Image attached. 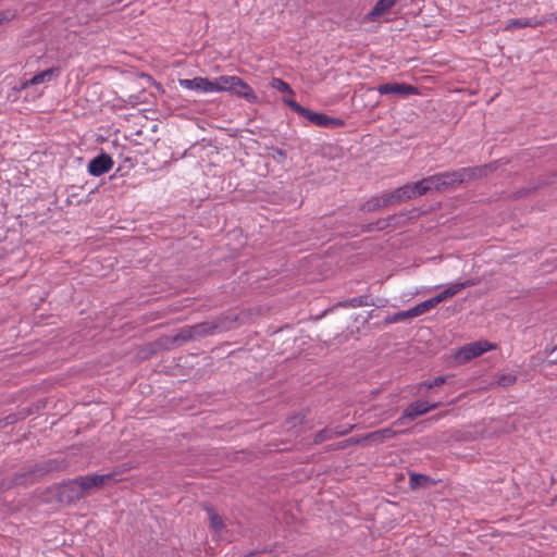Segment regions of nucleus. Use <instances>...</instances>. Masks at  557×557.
I'll return each mask as SVG.
<instances>
[{
    "label": "nucleus",
    "mask_w": 557,
    "mask_h": 557,
    "mask_svg": "<svg viewBox=\"0 0 557 557\" xmlns=\"http://www.w3.org/2000/svg\"><path fill=\"white\" fill-rule=\"evenodd\" d=\"M408 200H409L408 199V195H407V191H406V187L404 185L401 187L396 188L395 190H393L391 193L383 194V201L382 202L386 207H389V206L399 205L401 202H406Z\"/></svg>",
    "instance_id": "2eb2a0df"
},
{
    "label": "nucleus",
    "mask_w": 557,
    "mask_h": 557,
    "mask_svg": "<svg viewBox=\"0 0 557 557\" xmlns=\"http://www.w3.org/2000/svg\"><path fill=\"white\" fill-rule=\"evenodd\" d=\"M348 442H349V445L369 444L368 440H363V436L350 437V438H348Z\"/></svg>",
    "instance_id": "c9c22d12"
},
{
    "label": "nucleus",
    "mask_w": 557,
    "mask_h": 557,
    "mask_svg": "<svg viewBox=\"0 0 557 557\" xmlns=\"http://www.w3.org/2000/svg\"><path fill=\"white\" fill-rule=\"evenodd\" d=\"M496 163H488L484 165L460 168L463 183L476 181L486 177L491 172L496 170Z\"/></svg>",
    "instance_id": "9d476101"
},
{
    "label": "nucleus",
    "mask_w": 557,
    "mask_h": 557,
    "mask_svg": "<svg viewBox=\"0 0 557 557\" xmlns=\"http://www.w3.org/2000/svg\"><path fill=\"white\" fill-rule=\"evenodd\" d=\"M59 73L58 67H51L48 70H45L36 75H34L30 79H27L22 83L20 90L25 89L33 85L42 84L45 82H49L53 75H57Z\"/></svg>",
    "instance_id": "dca6fc26"
},
{
    "label": "nucleus",
    "mask_w": 557,
    "mask_h": 557,
    "mask_svg": "<svg viewBox=\"0 0 557 557\" xmlns=\"http://www.w3.org/2000/svg\"><path fill=\"white\" fill-rule=\"evenodd\" d=\"M459 285L462 286V289L466 288V287H470V286H473L475 285V282L473 280H468L466 282H462V283H458Z\"/></svg>",
    "instance_id": "58836bf2"
},
{
    "label": "nucleus",
    "mask_w": 557,
    "mask_h": 557,
    "mask_svg": "<svg viewBox=\"0 0 557 557\" xmlns=\"http://www.w3.org/2000/svg\"><path fill=\"white\" fill-rule=\"evenodd\" d=\"M430 478L424 474L411 473L409 478V485L411 488L426 486L430 483Z\"/></svg>",
    "instance_id": "5701e85b"
},
{
    "label": "nucleus",
    "mask_w": 557,
    "mask_h": 557,
    "mask_svg": "<svg viewBox=\"0 0 557 557\" xmlns=\"http://www.w3.org/2000/svg\"><path fill=\"white\" fill-rule=\"evenodd\" d=\"M332 429H333V433H334L335 437H338V436H344V435H347L348 433H350L355 429V424L338 425V426H335Z\"/></svg>",
    "instance_id": "473e14b6"
},
{
    "label": "nucleus",
    "mask_w": 557,
    "mask_h": 557,
    "mask_svg": "<svg viewBox=\"0 0 557 557\" xmlns=\"http://www.w3.org/2000/svg\"><path fill=\"white\" fill-rule=\"evenodd\" d=\"M433 308H435V305H434L432 298H430L428 300H424V301L418 304L417 306L412 307L411 309H412V313L414 314V317H418L425 312H429Z\"/></svg>",
    "instance_id": "393cba45"
},
{
    "label": "nucleus",
    "mask_w": 557,
    "mask_h": 557,
    "mask_svg": "<svg viewBox=\"0 0 557 557\" xmlns=\"http://www.w3.org/2000/svg\"><path fill=\"white\" fill-rule=\"evenodd\" d=\"M13 17V14L10 11L0 12V24L4 21H10Z\"/></svg>",
    "instance_id": "e433bc0d"
},
{
    "label": "nucleus",
    "mask_w": 557,
    "mask_h": 557,
    "mask_svg": "<svg viewBox=\"0 0 557 557\" xmlns=\"http://www.w3.org/2000/svg\"><path fill=\"white\" fill-rule=\"evenodd\" d=\"M270 86L281 92H288V94H294L293 89L290 88V86L284 82L283 79L281 78H272L271 83H270Z\"/></svg>",
    "instance_id": "7c9ffc66"
},
{
    "label": "nucleus",
    "mask_w": 557,
    "mask_h": 557,
    "mask_svg": "<svg viewBox=\"0 0 557 557\" xmlns=\"http://www.w3.org/2000/svg\"><path fill=\"white\" fill-rule=\"evenodd\" d=\"M492 347L493 346L488 342H475L468 344L461 347L456 354V360L461 363L467 362L472 358L479 357L485 351L491 350Z\"/></svg>",
    "instance_id": "6e6552de"
},
{
    "label": "nucleus",
    "mask_w": 557,
    "mask_h": 557,
    "mask_svg": "<svg viewBox=\"0 0 557 557\" xmlns=\"http://www.w3.org/2000/svg\"><path fill=\"white\" fill-rule=\"evenodd\" d=\"M397 434L398 431L394 430L392 426H388L363 435V440H368L369 444H381L395 437Z\"/></svg>",
    "instance_id": "4468645a"
},
{
    "label": "nucleus",
    "mask_w": 557,
    "mask_h": 557,
    "mask_svg": "<svg viewBox=\"0 0 557 557\" xmlns=\"http://www.w3.org/2000/svg\"><path fill=\"white\" fill-rule=\"evenodd\" d=\"M218 89L230 91L249 102H256L258 99L253 89L238 76H220Z\"/></svg>",
    "instance_id": "7ed1b4c3"
},
{
    "label": "nucleus",
    "mask_w": 557,
    "mask_h": 557,
    "mask_svg": "<svg viewBox=\"0 0 557 557\" xmlns=\"http://www.w3.org/2000/svg\"><path fill=\"white\" fill-rule=\"evenodd\" d=\"M446 299H448V297H447V294H446V290H445V289H443L440 294H437L435 297H433V298H432V300H433V302H434L435 307H436L440 302H442V301H444V300H446Z\"/></svg>",
    "instance_id": "f704fd0d"
},
{
    "label": "nucleus",
    "mask_w": 557,
    "mask_h": 557,
    "mask_svg": "<svg viewBox=\"0 0 557 557\" xmlns=\"http://www.w3.org/2000/svg\"><path fill=\"white\" fill-rule=\"evenodd\" d=\"M395 4V0H379L370 12L372 18L387 13Z\"/></svg>",
    "instance_id": "aec40b11"
},
{
    "label": "nucleus",
    "mask_w": 557,
    "mask_h": 557,
    "mask_svg": "<svg viewBox=\"0 0 557 557\" xmlns=\"http://www.w3.org/2000/svg\"><path fill=\"white\" fill-rule=\"evenodd\" d=\"M335 435L333 433V429L332 428H325L321 431H319L315 435H314V438H313V443L314 444H321L327 440H332L334 438Z\"/></svg>",
    "instance_id": "cd10ccee"
},
{
    "label": "nucleus",
    "mask_w": 557,
    "mask_h": 557,
    "mask_svg": "<svg viewBox=\"0 0 557 557\" xmlns=\"http://www.w3.org/2000/svg\"><path fill=\"white\" fill-rule=\"evenodd\" d=\"M440 406L438 403H435V404H432V405H429L426 401L424 400H417L412 404H410L403 412L401 417L398 418L395 422H394V425H401L404 424V420L405 419H409V420H414L416 418H418L419 416H422L433 409H436L437 407Z\"/></svg>",
    "instance_id": "423d86ee"
},
{
    "label": "nucleus",
    "mask_w": 557,
    "mask_h": 557,
    "mask_svg": "<svg viewBox=\"0 0 557 557\" xmlns=\"http://www.w3.org/2000/svg\"><path fill=\"white\" fill-rule=\"evenodd\" d=\"M237 317L221 315L212 321H205L191 325L195 339H199L216 332L230 331L235 326Z\"/></svg>",
    "instance_id": "f03ea898"
},
{
    "label": "nucleus",
    "mask_w": 557,
    "mask_h": 557,
    "mask_svg": "<svg viewBox=\"0 0 557 557\" xmlns=\"http://www.w3.org/2000/svg\"><path fill=\"white\" fill-rule=\"evenodd\" d=\"M425 186L428 188V194L432 191H443L441 180L438 173L423 177Z\"/></svg>",
    "instance_id": "4be33fe9"
},
{
    "label": "nucleus",
    "mask_w": 557,
    "mask_h": 557,
    "mask_svg": "<svg viewBox=\"0 0 557 557\" xmlns=\"http://www.w3.org/2000/svg\"><path fill=\"white\" fill-rule=\"evenodd\" d=\"M114 473L107 474H88L84 476H79L78 480L85 493V496L91 494L92 492L100 490L107 483L114 480Z\"/></svg>",
    "instance_id": "39448f33"
},
{
    "label": "nucleus",
    "mask_w": 557,
    "mask_h": 557,
    "mask_svg": "<svg viewBox=\"0 0 557 557\" xmlns=\"http://www.w3.org/2000/svg\"><path fill=\"white\" fill-rule=\"evenodd\" d=\"M449 379H450V376H447V375L437 376L432 381L420 383L419 387L420 388L425 387L429 391L433 387H438V386L447 383Z\"/></svg>",
    "instance_id": "bb28decb"
},
{
    "label": "nucleus",
    "mask_w": 557,
    "mask_h": 557,
    "mask_svg": "<svg viewBox=\"0 0 557 557\" xmlns=\"http://www.w3.org/2000/svg\"><path fill=\"white\" fill-rule=\"evenodd\" d=\"M188 341H195L191 325L182 327L178 331V333L173 337L174 343H177V342L185 343Z\"/></svg>",
    "instance_id": "b1692460"
},
{
    "label": "nucleus",
    "mask_w": 557,
    "mask_h": 557,
    "mask_svg": "<svg viewBox=\"0 0 557 557\" xmlns=\"http://www.w3.org/2000/svg\"><path fill=\"white\" fill-rule=\"evenodd\" d=\"M350 446L349 445V442L348 440H345L343 442H339L337 445H336V449H345L346 447Z\"/></svg>",
    "instance_id": "4c0bfd02"
},
{
    "label": "nucleus",
    "mask_w": 557,
    "mask_h": 557,
    "mask_svg": "<svg viewBox=\"0 0 557 557\" xmlns=\"http://www.w3.org/2000/svg\"><path fill=\"white\" fill-rule=\"evenodd\" d=\"M370 305L371 304L369 302V297L368 296L355 297V298L346 300L345 302L342 304V306H344V307H351V308H357V307H362V306H370Z\"/></svg>",
    "instance_id": "a878e982"
},
{
    "label": "nucleus",
    "mask_w": 557,
    "mask_h": 557,
    "mask_svg": "<svg viewBox=\"0 0 557 557\" xmlns=\"http://www.w3.org/2000/svg\"><path fill=\"white\" fill-rule=\"evenodd\" d=\"M305 422V416L295 414L288 418L285 422V429L287 431H293L294 429L301 426Z\"/></svg>",
    "instance_id": "c756f323"
},
{
    "label": "nucleus",
    "mask_w": 557,
    "mask_h": 557,
    "mask_svg": "<svg viewBox=\"0 0 557 557\" xmlns=\"http://www.w3.org/2000/svg\"><path fill=\"white\" fill-rule=\"evenodd\" d=\"M438 176L441 180L443 191L448 189H455L458 186L465 184L460 169L441 172L438 173Z\"/></svg>",
    "instance_id": "ddd939ff"
},
{
    "label": "nucleus",
    "mask_w": 557,
    "mask_h": 557,
    "mask_svg": "<svg viewBox=\"0 0 557 557\" xmlns=\"http://www.w3.org/2000/svg\"><path fill=\"white\" fill-rule=\"evenodd\" d=\"M58 469V463L54 460H48L34 467L29 468L27 471L16 473L13 478V484L15 485H28L36 482L39 478L45 474L54 471Z\"/></svg>",
    "instance_id": "20e7f679"
},
{
    "label": "nucleus",
    "mask_w": 557,
    "mask_h": 557,
    "mask_svg": "<svg viewBox=\"0 0 557 557\" xmlns=\"http://www.w3.org/2000/svg\"><path fill=\"white\" fill-rule=\"evenodd\" d=\"M284 103L288 106L294 112H296L298 115L307 119L312 124L322 126V127H329V128H335L343 126L345 123L343 120L337 117H332L322 113L313 112L299 103H297L295 100L289 98L283 99Z\"/></svg>",
    "instance_id": "f257e3e1"
},
{
    "label": "nucleus",
    "mask_w": 557,
    "mask_h": 557,
    "mask_svg": "<svg viewBox=\"0 0 557 557\" xmlns=\"http://www.w3.org/2000/svg\"><path fill=\"white\" fill-rule=\"evenodd\" d=\"M405 187H406V191H407L409 200L426 195L428 188H429L425 186L423 178L413 184H406Z\"/></svg>",
    "instance_id": "a211bd4d"
},
{
    "label": "nucleus",
    "mask_w": 557,
    "mask_h": 557,
    "mask_svg": "<svg viewBox=\"0 0 557 557\" xmlns=\"http://www.w3.org/2000/svg\"><path fill=\"white\" fill-rule=\"evenodd\" d=\"M207 511L210 520V528L218 533L222 534L223 530H225V524L221 516H219L212 507H207Z\"/></svg>",
    "instance_id": "6ab92c4d"
},
{
    "label": "nucleus",
    "mask_w": 557,
    "mask_h": 557,
    "mask_svg": "<svg viewBox=\"0 0 557 557\" xmlns=\"http://www.w3.org/2000/svg\"><path fill=\"white\" fill-rule=\"evenodd\" d=\"M542 24H543V21H540L536 17L512 18L507 22L505 30H511L515 28H523V27H537Z\"/></svg>",
    "instance_id": "f3484780"
},
{
    "label": "nucleus",
    "mask_w": 557,
    "mask_h": 557,
    "mask_svg": "<svg viewBox=\"0 0 557 557\" xmlns=\"http://www.w3.org/2000/svg\"><path fill=\"white\" fill-rule=\"evenodd\" d=\"M113 165L112 158L107 153H101L90 160L88 172L94 176H100L111 170Z\"/></svg>",
    "instance_id": "9b49d317"
},
{
    "label": "nucleus",
    "mask_w": 557,
    "mask_h": 557,
    "mask_svg": "<svg viewBox=\"0 0 557 557\" xmlns=\"http://www.w3.org/2000/svg\"><path fill=\"white\" fill-rule=\"evenodd\" d=\"M382 201H383V195H381L379 197H373V198L369 199L368 201H366L364 203H362L361 210L363 212L377 211V210L386 207L385 205H383Z\"/></svg>",
    "instance_id": "412c9836"
},
{
    "label": "nucleus",
    "mask_w": 557,
    "mask_h": 557,
    "mask_svg": "<svg viewBox=\"0 0 557 557\" xmlns=\"http://www.w3.org/2000/svg\"><path fill=\"white\" fill-rule=\"evenodd\" d=\"M376 90L380 95H396L407 98L411 95H419V89L406 83H386L379 85Z\"/></svg>",
    "instance_id": "0eeeda50"
},
{
    "label": "nucleus",
    "mask_w": 557,
    "mask_h": 557,
    "mask_svg": "<svg viewBox=\"0 0 557 557\" xmlns=\"http://www.w3.org/2000/svg\"><path fill=\"white\" fill-rule=\"evenodd\" d=\"M411 318H416V317L412 313V309H409L406 311H400V312L394 313L393 315L388 317L386 321L388 323H397V322L405 321V320L411 319Z\"/></svg>",
    "instance_id": "c85d7f7f"
},
{
    "label": "nucleus",
    "mask_w": 557,
    "mask_h": 557,
    "mask_svg": "<svg viewBox=\"0 0 557 557\" xmlns=\"http://www.w3.org/2000/svg\"><path fill=\"white\" fill-rule=\"evenodd\" d=\"M516 381H517L516 375H513L511 373H507V374H502L498 376L497 384L503 387H508V386L513 385L516 383Z\"/></svg>",
    "instance_id": "2f4dec72"
},
{
    "label": "nucleus",
    "mask_w": 557,
    "mask_h": 557,
    "mask_svg": "<svg viewBox=\"0 0 557 557\" xmlns=\"http://www.w3.org/2000/svg\"><path fill=\"white\" fill-rule=\"evenodd\" d=\"M549 21H557V14H556V13H553V14L550 15Z\"/></svg>",
    "instance_id": "ea45409f"
},
{
    "label": "nucleus",
    "mask_w": 557,
    "mask_h": 557,
    "mask_svg": "<svg viewBox=\"0 0 557 557\" xmlns=\"http://www.w3.org/2000/svg\"><path fill=\"white\" fill-rule=\"evenodd\" d=\"M61 496L67 502H76L85 497V493L78 478L69 481L61 486Z\"/></svg>",
    "instance_id": "f8f14e48"
},
{
    "label": "nucleus",
    "mask_w": 557,
    "mask_h": 557,
    "mask_svg": "<svg viewBox=\"0 0 557 557\" xmlns=\"http://www.w3.org/2000/svg\"><path fill=\"white\" fill-rule=\"evenodd\" d=\"M180 85L189 90H197L202 92L219 91V77L214 81H210L205 77H195L191 79L185 78L180 81Z\"/></svg>",
    "instance_id": "1a4fd4ad"
},
{
    "label": "nucleus",
    "mask_w": 557,
    "mask_h": 557,
    "mask_svg": "<svg viewBox=\"0 0 557 557\" xmlns=\"http://www.w3.org/2000/svg\"><path fill=\"white\" fill-rule=\"evenodd\" d=\"M557 351V346L553 348L552 354H555Z\"/></svg>",
    "instance_id": "a19ab883"
},
{
    "label": "nucleus",
    "mask_w": 557,
    "mask_h": 557,
    "mask_svg": "<svg viewBox=\"0 0 557 557\" xmlns=\"http://www.w3.org/2000/svg\"><path fill=\"white\" fill-rule=\"evenodd\" d=\"M447 297L450 298L455 295H457L460 290H462V286L458 283H453L449 286L445 288Z\"/></svg>",
    "instance_id": "72a5a7b5"
}]
</instances>
